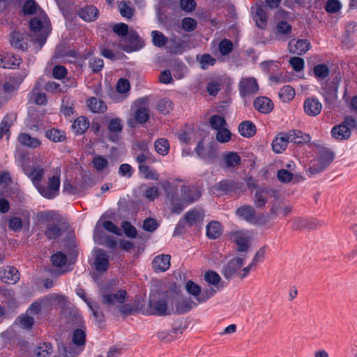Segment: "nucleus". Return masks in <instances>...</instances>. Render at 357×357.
Returning a JSON list of instances; mask_svg holds the SVG:
<instances>
[{"label":"nucleus","instance_id":"nucleus-1","mask_svg":"<svg viewBox=\"0 0 357 357\" xmlns=\"http://www.w3.org/2000/svg\"><path fill=\"white\" fill-rule=\"evenodd\" d=\"M169 294L155 292L151 294L149 301L148 313L156 316H168L174 313V309L167 306Z\"/></svg>","mask_w":357,"mask_h":357},{"label":"nucleus","instance_id":"nucleus-2","mask_svg":"<svg viewBox=\"0 0 357 357\" xmlns=\"http://www.w3.org/2000/svg\"><path fill=\"white\" fill-rule=\"evenodd\" d=\"M356 128V120L353 116H347L342 123L335 126L331 129V133L335 139L346 140L351 137V130Z\"/></svg>","mask_w":357,"mask_h":357},{"label":"nucleus","instance_id":"nucleus-3","mask_svg":"<svg viewBox=\"0 0 357 357\" xmlns=\"http://www.w3.org/2000/svg\"><path fill=\"white\" fill-rule=\"evenodd\" d=\"M333 154L328 150H321L317 157L310 161L308 172L314 175L323 172L333 160Z\"/></svg>","mask_w":357,"mask_h":357},{"label":"nucleus","instance_id":"nucleus-4","mask_svg":"<svg viewBox=\"0 0 357 357\" xmlns=\"http://www.w3.org/2000/svg\"><path fill=\"white\" fill-rule=\"evenodd\" d=\"M72 340L76 348L71 344L66 347L62 345V354L64 357H75L81 353L86 342L85 332L81 328L75 330L73 333Z\"/></svg>","mask_w":357,"mask_h":357},{"label":"nucleus","instance_id":"nucleus-5","mask_svg":"<svg viewBox=\"0 0 357 357\" xmlns=\"http://www.w3.org/2000/svg\"><path fill=\"white\" fill-rule=\"evenodd\" d=\"M100 294L102 300V303L107 305H121L125 302L126 291L119 290L114 292L111 289L110 285H105L101 287Z\"/></svg>","mask_w":357,"mask_h":357},{"label":"nucleus","instance_id":"nucleus-6","mask_svg":"<svg viewBox=\"0 0 357 357\" xmlns=\"http://www.w3.org/2000/svg\"><path fill=\"white\" fill-rule=\"evenodd\" d=\"M144 45L143 40L133 30H130L128 36L119 41V46L126 52L137 51L142 48Z\"/></svg>","mask_w":357,"mask_h":357},{"label":"nucleus","instance_id":"nucleus-7","mask_svg":"<svg viewBox=\"0 0 357 357\" xmlns=\"http://www.w3.org/2000/svg\"><path fill=\"white\" fill-rule=\"evenodd\" d=\"M60 187V176L54 175L48 179L47 185H40L38 190L40 194L47 199H53L59 195Z\"/></svg>","mask_w":357,"mask_h":357},{"label":"nucleus","instance_id":"nucleus-8","mask_svg":"<svg viewBox=\"0 0 357 357\" xmlns=\"http://www.w3.org/2000/svg\"><path fill=\"white\" fill-rule=\"evenodd\" d=\"M162 188L166 194L167 197L170 200L172 205V211L176 213H180L183 211V206L178 203L179 199L177 193L176 186L166 181L162 183Z\"/></svg>","mask_w":357,"mask_h":357},{"label":"nucleus","instance_id":"nucleus-9","mask_svg":"<svg viewBox=\"0 0 357 357\" xmlns=\"http://www.w3.org/2000/svg\"><path fill=\"white\" fill-rule=\"evenodd\" d=\"M243 264V259L240 257H236L222 266L221 273L226 279L229 280L235 275H238L239 273H238V271Z\"/></svg>","mask_w":357,"mask_h":357},{"label":"nucleus","instance_id":"nucleus-10","mask_svg":"<svg viewBox=\"0 0 357 357\" xmlns=\"http://www.w3.org/2000/svg\"><path fill=\"white\" fill-rule=\"evenodd\" d=\"M276 192L267 187H258L256 188L254 197L253 202L256 208H262L266 204L269 197L274 195Z\"/></svg>","mask_w":357,"mask_h":357},{"label":"nucleus","instance_id":"nucleus-11","mask_svg":"<svg viewBox=\"0 0 357 357\" xmlns=\"http://www.w3.org/2000/svg\"><path fill=\"white\" fill-rule=\"evenodd\" d=\"M259 91L257 80L253 77H243L239 82V93L241 96L245 98L252 96Z\"/></svg>","mask_w":357,"mask_h":357},{"label":"nucleus","instance_id":"nucleus-12","mask_svg":"<svg viewBox=\"0 0 357 357\" xmlns=\"http://www.w3.org/2000/svg\"><path fill=\"white\" fill-rule=\"evenodd\" d=\"M229 238L234 242L236 245V250L238 252H246L249 248L248 236L244 231H233L228 234Z\"/></svg>","mask_w":357,"mask_h":357},{"label":"nucleus","instance_id":"nucleus-13","mask_svg":"<svg viewBox=\"0 0 357 357\" xmlns=\"http://www.w3.org/2000/svg\"><path fill=\"white\" fill-rule=\"evenodd\" d=\"M24 172L31 179L33 184L38 188L44 175V169L38 165H24Z\"/></svg>","mask_w":357,"mask_h":357},{"label":"nucleus","instance_id":"nucleus-14","mask_svg":"<svg viewBox=\"0 0 357 357\" xmlns=\"http://www.w3.org/2000/svg\"><path fill=\"white\" fill-rule=\"evenodd\" d=\"M303 109L307 115L310 116H317L321 112L322 104L316 98H307L303 102Z\"/></svg>","mask_w":357,"mask_h":357},{"label":"nucleus","instance_id":"nucleus-15","mask_svg":"<svg viewBox=\"0 0 357 357\" xmlns=\"http://www.w3.org/2000/svg\"><path fill=\"white\" fill-rule=\"evenodd\" d=\"M1 280L6 284H15L20 278L17 269L13 266H6L0 271Z\"/></svg>","mask_w":357,"mask_h":357},{"label":"nucleus","instance_id":"nucleus-16","mask_svg":"<svg viewBox=\"0 0 357 357\" xmlns=\"http://www.w3.org/2000/svg\"><path fill=\"white\" fill-rule=\"evenodd\" d=\"M310 43L307 39L291 40L288 43L289 51L294 54L302 55L309 50Z\"/></svg>","mask_w":357,"mask_h":357},{"label":"nucleus","instance_id":"nucleus-17","mask_svg":"<svg viewBox=\"0 0 357 357\" xmlns=\"http://www.w3.org/2000/svg\"><path fill=\"white\" fill-rule=\"evenodd\" d=\"M182 200L187 204H191L201 197V191L196 186L183 185L181 189Z\"/></svg>","mask_w":357,"mask_h":357},{"label":"nucleus","instance_id":"nucleus-18","mask_svg":"<svg viewBox=\"0 0 357 357\" xmlns=\"http://www.w3.org/2000/svg\"><path fill=\"white\" fill-rule=\"evenodd\" d=\"M252 14L256 26L261 29H265L267 25L268 17L261 6L257 4L255 7L252 8Z\"/></svg>","mask_w":357,"mask_h":357},{"label":"nucleus","instance_id":"nucleus-19","mask_svg":"<svg viewBox=\"0 0 357 357\" xmlns=\"http://www.w3.org/2000/svg\"><path fill=\"white\" fill-rule=\"evenodd\" d=\"M21 58L12 53H5L0 55V66L3 68H15L21 63Z\"/></svg>","mask_w":357,"mask_h":357},{"label":"nucleus","instance_id":"nucleus-20","mask_svg":"<svg viewBox=\"0 0 357 357\" xmlns=\"http://www.w3.org/2000/svg\"><path fill=\"white\" fill-rule=\"evenodd\" d=\"M204 218V211L198 208H193L188 211L185 215V220L189 226L202 225Z\"/></svg>","mask_w":357,"mask_h":357},{"label":"nucleus","instance_id":"nucleus-21","mask_svg":"<svg viewBox=\"0 0 357 357\" xmlns=\"http://www.w3.org/2000/svg\"><path fill=\"white\" fill-rule=\"evenodd\" d=\"M291 26L286 21L279 22L275 27V38L279 40H287L291 37Z\"/></svg>","mask_w":357,"mask_h":357},{"label":"nucleus","instance_id":"nucleus-22","mask_svg":"<svg viewBox=\"0 0 357 357\" xmlns=\"http://www.w3.org/2000/svg\"><path fill=\"white\" fill-rule=\"evenodd\" d=\"M199 303L190 298H180L176 301L174 313L182 314L189 312Z\"/></svg>","mask_w":357,"mask_h":357},{"label":"nucleus","instance_id":"nucleus-23","mask_svg":"<svg viewBox=\"0 0 357 357\" xmlns=\"http://www.w3.org/2000/svg\"><path fill=\"white\" fill-rule=\"evenodd\" d=\"M171 257L169 255H160L155 257L152 262L153 268L156 272H164L169 268Z\"/></svg>","mask_w":357,"mask_h":357},{"label":"nucleus","instance_id":"nucleus-24","mask_svg":"<svg viewBox=\"0 0 357 357\" xmlns=\"http://www.w3.org/2000/svg\"><path fill=\"white\" fill-rule=\"evenodd\" d=\"M287 137L289 139V142L297 144L307 143L311 139L309 134L304 133L298 130H293L287 132Z\"/></svg>","mask_w":357,"mask_h":357},{"label":"nucleus","instance_id":"nucleus-25","mask_svg":"<svg viewBox=\"0 0 357 357\" xmlns=\"http://www.w3.org/2000/svg\"><path fill=\"white\" fill-rule=\"evenodd\" d=\"M254 107L261 113L268 114L273 108V104L271 99L267 97L261 96L257 98L254 101Z\"/></svg>","mask_w":357,"mask_h":357},{"label":"nucleus","instance_id":"nucleus-26","mask_svg":"<svg viewBox=\"0 0 357 357\" xmlns=\"http://www.w3.org/2000/svg\"><path fill=\"white\" fill-rule=\"evenodd\" d=\"M107 128L109 132V138L113 142L116 141L123 128L121 120L118 118L112 119L108 123Z\"/></svg>","mask_w":357,"mask_h":357},{"label":"nucleus","instance_id":"nucleus-27","mask_svg":"<svg viewBox=\"0 0 357 357\" xmlns=\"http://www.w3.org/2000/svg\"><path fill=\"white\" fill-rule=\"evenodd\" d=\"M32 31H38L45 30L48 26L47 17L45 13H41L39 16L33 17L29 22Z\"/></svg>","mask_w":357,"mask_h":357},{"label":"nucleus","instance_id":"nucleus-28","mask_svg":"<svg viewBox=\"0 0 357 357\" xmlns=\"http://www.w3.org/2000/svg\"><path fill=\"white\" fill-rule=\"evenodd\" d=\"M289 142L287 133H280L275 137L272 142L273 151L277 153H282L286 149Z\"/></svg>","mask_w":357,"mask_h":357},{"label":"nucleus","instance_id":"nucleus-29","mask_svg":"<svg viewBox=\"0 0 357 357\" xmlns=\"http://www.w3.org/2000/svg\"><path fill=\"white\" fill-rule=\"evenodd\" d=\"M98 14V9L93 6H86L81 8L78 13L79 16L86 22L94 21Z\"/></svg>","mask_w":357,"mask_h":357},{"label":"nucleus","instance_id":"nucleus-30","mask_svg":"<svg viewBox=\"0 0 357 357\" xmlns=\"http://www.w3.org/2000/svg\"><path fill=\"white\" fill-rule=\"evenodd\" d=\"M238 129L241 135L248 138L254 136L257 131L255 125L250 121L241 122L239 124Z\"/></svg>","mask_w":357,"mask_h":357},{"label":"nucleus","instance_id":"nucleus-31","mask_svg":"<svg viewBox=\"0 0 357 357\" xmlns=\"http://www.w3.org/2000/svg\"><path fill=\"white\" fill-rule=\"evenodd\" d=\"M206 236L210 239L218 238L222 233L221 224L217 221H211L206 225Z\"/></svg>","mask_w":357,"mask_h":357},{"label":"nucleus","instance_id":"nucleus-32","mask_svg":"<svg viewBox=\"0 0 357 357\" xmlns=\"http://www.w3.org/2000/svg\"><path fill=\"white\" fill-rule=\"evenodd\" d=\"M256 211L255 208L250 205H243L238 208L236 214L243 220L251 222L253 220Z\"/></svg>","mask_w":357,"mask_h":357},{"label":"nucleus","instance_id":"nucleus-33","mask_svg":"<svg viewBox=\"0 0 357 357\" xmlns=\"http://www.w3.org/2000/svg\"><path fill=\"white\" fill-rule=\"evenodd\" d=\"M18 141L22 145L31 149H36L41 144L40 141L38 138L33 137L27 133L20 134Z\"/></svg>","mask_w":357,"mask_h":357},{"label":"nucleus","instance_id":"nucleus-34","mask_svg":"<svg viewBox=\"0 0 357 357\" xmlns=\"http://www.w3.org/2000/svg\"><path fill=\"white\" fill-rule=\"evenodd\" d=\"M294 223L296 229L308 230L316 229L320 225L318 220L313 218H299L296 220Z\"/></svg>","mask_w":357,"mask_h":357},{"label":"nucleus","instance_id":"nucleus-35","mask_svg":"<svg viewBox=\"0 0 357 357\" xmlns=\"http://www.w3.org/2000/svg\"><path fill=\"white\" fill-rule=\"evenodd\" d=\"M195 151L199 158L204 160H211L216 157L215 151L212 149L208 150L205 149L202 142L198 143Z\"/></svg>","mask_w":357,"mask_h":357},{"label":"nucleus","instance_id":"nucleus-36","mask_svg":"<svg viewBox=\"0 0 357 357\" xmlns=\"http://www.w3.org/2000/svg\"><path fill=\"white\" fill-rule=\"evenodd\" d=\"M96 268L98 271L105 272L107 270L109 264L108 256L102 250H98L95 259Z\"/></svg>","mask_w":357,"mask_h":357},{"label":"nucleus","instance_id":"nucleus-37","mask_svg":"<svg viewBox=\"0 0 357 357\" xmlns=\"http://www.w3.org/2000/svg\"><path fill=\"white\" fill-rule=\"evenodd\" d=\"M53 352V347L49 342H43L33 350V357H49Z\"/></svg>","mask_w":357,"mask_h":357},{"label":"nucleus","instance_id":"nucleus-38","mask_svg":"<svg viewBox=\"0 0 357 357\" xmlns=\"http://www.w3.org/2000/svg\"><path fill=\"white\" fill-rule=\"evenodd\" d=\"M88 107L93 113L104 112L107 109L105 103L96 97L91 98L88 100Z\"/></svg>","mask_w":357,"mask_h":357},{"label":"nucleus","instance_id":"nucleus-39","mask_svg":"<svg viewBox=\"0 0 357 357\" xmlns=\"http://www.w3.org/2000/svg\"><path fill=\"white\" fill-rule=\"evenodd\" d=\"M223 161L227 168H234L241 163V157L236 152H228L223 156Z\"/></svg>","mask_w":357,"mask_h":357},{"label":"nucleus","instance_id":"nucleus-40","mask_svg":"<svg viewBox=\"0 0 357 357\" xmlns=\"http://www.w3.org/2000/svg\"><path fill=\"white\" fill-rule=\"evenodd\" d=\"M89 122L86 117L80 116L75 120L72 124V128L77 135H82L88 129Z\"/></svg>","mask_w":357,"mask_h":357},{"label":"nucleus","instance_id":"nucleus-41","mask_svg":"<svg viewBox=\"0 0 357 357\" xmlns=\"http://www.w3.org/2000/svg\"><path fill=\"white\" fill-rule=\"evenodd\" d=\"M138 169L139 174L142 175L144 178L151 181H158L159 179V174L157 172L146 165H141Z\"/></svg>","mask_w":357,"mask_h":357},{"label":"nucleus","instance_id":"nucleus-42","mask_svg":"<svg viewBox=\"0 0 357 357\" xmlns=\"http://www.w3.org/2000/svg\"><path fill=\"white\" fill-rule=\"evenodd\" d=\"M155 151L161 155H167L169 151V144L167 139L160 138L155 140L154 143Z\"/></svg>","mask_w":357,"mask_h":357},{"label":"nucleus","instance_id":"nucleus-43","mask_svg":"<svg viewBox=\"0 0 357 357\" xmlns=\"http://www.w3.org/2000/svg\"><path fill=\"white\" fill-rule=\"evenodd\" d=\"M62 231L59 224H49L45 231V236L51 240L59 238L61 236Z\"/></svg>","mask_w":357,"mask_h":357},{"label":"nucleus","instance_id":"nucleus-44","mask_svg":"<svg viewBox=\"0 0 357 357\" xmlns=\"http://www.w3.org/2000/svg\"><path fill=\"white\" fill-rule=\"evenodd\" d=\"M12 125V119L8 116H4L0 123V139H1L3 136H6L7 139H8L10 135V128Z\"/></svg>","mask_w":357,"mask_h":357},{"label":"nucleus","instance_id":"nucleus-45","mask_svg":"<svg viewBox=\"0 0 357 357\" xmlns=\"http://www.w3.org/2000/svg\"><path fill=\"white\" fill-rule=\"evenodd\" d=\"M185 287L187 292L194 296L195 298V302L198 303V298L202 293V287L192 280H188L185 283Z\"/></svg>","mask_w":357,"mask_h":357},{"label":"nucleus","instance_id":"nucleus-46","mask_svg":"<svg viewBox=\"0 0 357 357\" xmlns=\"http://www.w3.org/2000/svg\"><path fill=\"white\" fill-rule=\"evenodd\" d=\"M45 136L54 142H63L66 139L65 132L55 128L47 130L45 132Z\"/></svg>","mask_w":357,"mask_h":357},{"label":"nucleus","instance_id":"nucleus-47","mask_svg":"<svg viewBox=\"0 0 357 357\" xmlns=\"http://www.w3.org/2000/svg\"><path fill=\"white\" fill-rule=\"evenodd\" d=\"M236 183L231 180H223L217 183L215 186L218 191L228 193L235 190Z\"/></svg>","mask_w":357,"mask_h":357},{"label":"nucleus","instance_id":"nucleus-48","mask_svg":"<svg viewBox=\"0 0 357 357\" xmlns=\"http://www.w3.org/2000/svg\"><path fill=\"white\" fill-rule=\"evenodd\" d=\"M204 280L210 285L215 287L216 289L221 280L220 276L214 271H208L204 275Z\"/></svg>","mask_w":357,"mask_h":357},{"label":"nucleus","instance_id":"nucleus-49","mask_svg":"<svg viewBox=\"0 0 357 357\" xmlns=\"http://www.w3.org/2000/svg\"><path fill=\"white\" fill-rule=\"evenodd\" d=\"M134 118L137 123H144L149 118L148 109L145 107H139L135 112Z\"/></svg>","mask_w":357,"mask_h":357},{"label":"nucleus","instance_id":"nucleus-50","mask_svg":"<svg viewBox=\"0 0 357 357\" xmlns=\"http://www.w3.org/2000/svg\"><path fill=\"white\" fill-rule=\"evenodd\" d=\"M153 44L158 47H163L168 41V38L159 31H153L151 32Z\"/></svg>","mask_w":357,"mask_h":357},{"label":"nucleus","instance_id":"nucleus-51","mask_svg":"<svg viewBox=\"0 0 357 357\" xmlns=\"http://www.w3.org/2000/svg\"><path fill=\"white\" fill-rule=\"evenodd\" d=\"M218 290V287L216 289L213 286L204 289L202 290L201 295L198 298V303L199 304L206 302L208 300L212 298Z\"/></svg>","mask_w":357,"mask_h":357},{"label":"nucleus","instance_id":"nucleus-52","mask_svg":"<svg viewBox=\"0 0 357 357\" xmlns=\"http://www.w3.org/2000/svg\"><path fill=\"white\" fill-rule=\"evenodd\" d=\"M10 43L14 48L19 50H24L25 48L22 35L20 32L15 31L10 35Z\"/></svg>","mask_w":357,"mask_h":357},{"label":"nucleus","instance_id":"nucleus-53","mask_svg":"<svg viewBox=\"0 0 357 357\" xmlns=\"http://www.w3.org/2000/svg\"><path fill=\"white\" fill-rule=\"evenodd\" d=\"M209 123L211 128L215 130L223 128L227 125V122L225 118L217 114L211 116L209 119Z\"/></svg>","mask_w":357,"mask_h":357},{"label":"nucleus","instance_id":"nucleus-54","mask_svg":"<svg viewBox=\"0 0 357 357\" xmlns=\"http://www.w3.org/2000/svg\"><path fill=\"white\" fill-rule=\"evenodd\" d=\"M294 89L288 85L284 86L281 88L279 92V96L284 102H289L291 100L294 98Z\"/></svg>","mask_w":357,"mask_h":357},{"label":"nucleus","instance_id":"nucleus-55","mask_svg":"<svg viewBox=\"0 0 357 357\" xmlns=\"http://www.w3.org/2000/svg\"><path fill=\"white\" fill-rule=\"evenodd\" d=\"M130 3V1H123L118 5L121 15L128 19H130L134 13V9L129 6Z\"/></svg>","mask_w":357,"mask_h":357},{"label":"nucleus","instance_id":"nucleus-56","mask_svg":"<svg viewBox=\"0 0 357 357\" xmlns=\"http://www.w3.org/2000/svg\"><path fill=\"white\" fill-rule=\"evenodd\" d=\"M26 74L21 75L19 78L15 77L12 78L13 80L5 82L3 86V90L6 92L8 93L13 92L16 89L17 86H18V85L22 82Z\"/></svg>","mask_w":357,"mask_h":357},{"label":"nucleus","instance_id":"nucleus-57","mask_svg":"<svg viewBox=\"0 0 357 357\" xmlns=\"http://www.w3.org/2000/svg\"><path fill=\"white\" fill-rule=\"evenodd\" d=\"M93 165L98 172H102L107 168L109 162L102 155H96L92 160Z\"/></svg>","mask_w":357,"mask_h":357},{"label":"nucleus","instance_id":"nucleus-58","mask_svg":"<svg viewBox=\"0 0 357 357\" xmlns=\"http://www.w3.org/2000/svg\"><path fill=\"white\" fill-rule=\"evenodd\" d=\"M297 175L294 172L287 171L285 169H279L277 172V178L281 183H288L291 182L294 176Z\"/></svg>","mask_w":357,"mask_h":357},{"label":"nucleus","instance_id":"nucleus-59","mask_svg":"<svg viewBox=\"0 0 357 357\" xmlns=\"http://www.w3.org/2000/svg\"><path fill=\"white\" fill-rule=\"evenodd\" d=\"M51 261L53 266L60 268L66 264L67 257L64 253L58 252L52 256Z\"/></svg>","mask_w":357,"mask_h":357},{"label":"nucleus","instance_id":"nucleus-60","mask_svg":"<svg viewBox=\"0 0 357 357\" xmlns=\"http://www.w3.org/2000/svg\"><path fill=\"white\" fill-rule=\"evenodd\" d=\"M121 227L123 229L124 234L126 236L132 238L137 237V231L136 228L130 224V222L128 221H123L121 223Z\"/></svg>","mask_w":357,"mask_h":357},{"label":"nucleus","instance_id":"nucleus-61","mask_svg":"<svg viewBox=\"0 0 357 357\" xmlns=\"http://www.w3.org/2000/svg\"><path fill=\"white\" fill-rule=\"evenodd\" d=\"M231 133L225 127L217 130L216 139L221 143H226L231 139Z\"/></svg>","mask_w":357,"mask_h":357},{"label":"nucleus","instance_id":"nucleus-62","mask_svg":"<svg viewBox=\"0 0 357 357\" xmlns=\"http://www.w3.org/2000/svg\"><path fill=\"white\" fill-rule=\"evenodd\" d=\"M113 31L122 38H125L129 34L128 26L125 23H118L113 26Z\"/></svg>","mask_w":357,"mask_h":357},{"label":"nucleus","instance_id":"nucleus-63","mask_svg":"<svg viewBox=\"0 0 357 357\" xmlns=\"http://www.w3.org/2000/svg\"><path fill=\"white\" fill-rule=\"evenodd\" d=\"M157 107L160 113L167 114L172 109V102L169 99L164 98L158 102Z\"/></svg>","mask_w":357,"mask_h":357},{"label":"nucleus","instance_id":"nucleus-64","mask_svg":"<svg viewBox=\"0 0 357 357\" xmlns=\"http://www.w3.org/2000/svg\"><path fill=\"white\" fill-rule=\"evenodd\" d=\"M329 68L325 64H319L314 67V73L318 78L324 79L329 75Z\"/></svg>","mask_w":357,"mask_h":357}]
</instances>
